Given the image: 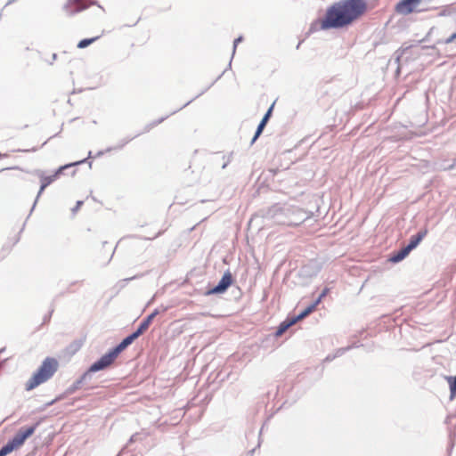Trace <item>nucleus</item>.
Listing matches in <instances>:
<instances>
[{"label":"nucleus","instance_id":"f257e3e1","mask_svg":"<svg viewBox=\"0 0 456 456\" xmlns=\"http://www.w3.org/2000/svg\"><path fill=\"white\" fill-rule=\"evenodd\" d=\"M366 10L364 0H339L331 4L318 20L319 29L341 28L358 19Z\"/></svg>","mask_w":456,"mask_h":456},{"label":"nucleus","instance_id":"f03ea898","mask_svg":"<svg viewBox=\"0 0 456 456\" xmlns=\"http://www.w3.org/2000/svg\"><path fill=\"white\" fill-rule=\"evenodd\" d=\"M58 362L53 358H46L38 370L27 382V390H32L40 384L47 381L57 370Z\"/></svg>","mask_w":456,"mask_h":456},{"label":"nucleus","instance_id":"7ed1b4c3","mask_svg":"<svg viewBox=\"0 0 456 456\" xmlns=\"http://www.w3.org/2000/svg\"><path fill=\"white\" fill-rule=\"evenodd\" d=\"M37 427V424L19 429L12 439L8 441V443L0 449V456H6L23 445L25 441L35 433Z\"/></svg>","mask_w":456,"mask_h":456},{"label":"nucleus","instance_id":"20e7f679","mask_svg":"<svg viewBox=\"0 0 456 456\" xmlns=\"http://www.w3.org/2000/svg\"><path fill=\"white\" fill-rule=\"evenodd\" d=\"M86 159H82V160H79V161H77L75 163H72V164H69V165H66L64 167H61L57 172L53 175H50V176H44L43 174L41 172H37L38 175L40 176L41 178V182H42V184L40 186V189H39V191L37 193V199L35 200V203L33 205V208L32 209L35 208V205L39 198V196L41 195V193L45 191V189L50 184L52 183L55 179L56 177L59 175V174L61 173V171L69 167H71V166H76V165H79V164H82L84 162H86Z\"/></svg>","mask_w":456,"mask_h":456},{"label":"nucleus","instance_id":"39448f33","mask_svg":"<svg viewBox=\"0 0 456 456\" xmlns=\"http://www.w3.org/2000/svg\"><path fill=\"white\" fill-rule=\"evenodd\" d=\"M118 354L112 349L108 354L102 355L98 361L94 362L89 368L88 372H96L110 366L118 357Z\"/></svg>","mask_w":456,"mask_h":456},{"label":"nucleus","instance_id":"423d86ee","mask_svg":"<svg viewBox=\"0 0 456 456\" xmlns=\"http://www.w3.org/2000/svg\"><path fill=\"white\" fill-rule=\"evenodd\" d=\"M118 354L112 349L108 354L102 355L98 361L94 362L89 368L88 372H96L110 366L118 357Z\"/></svg>","mask_w":456,"mask_h":456},{"label":"nucleus","instance_id":"0eeeda50","mask_svg":"<svg viewBox=\"0 0 456 456\" xmlns=\"http://www.w3.org/2000/svg\"><path fill=\"white\" fill-rule=\"evenodd\" d=\"M421 0H401L395 6L396 12L407 15L412 12L414 7L420 3Z\"/></svg>","mask_w":456,"mask_h":456},{"label":"nucleus","instance_id":"6e6552de","mask_svg":"<svg viewBox=\"0 0 456 456\" xmlns=\"http://www.w3.org/2000/svg\"><path fill=\"white\" fill-rule=\"evenodd\" d=\"M232 281V274L229 272L225 273L223 275L220 281L218 282V284L210 290V293H212V294L223 293L231 285Z\"/></svg>","mask_w":456,"mask_h":456},{"label":"nucleus","instance_id":"1a4fd4ad","mask_svg":"<svg viewBox=\"0 0 456 456\" xmlns=\"http://www.w3.org/2000/svg\"><path fill=\"white\" fill-rule=\"evenodd\" d=\"M86 7L87 5L84 4V0H69L64 5V10L67 13L73 14L85 10Z\"/></svg>","mask_w":456,"mask_h":456},{"label":"nucleus","instance_id":"9d476101","mask_svg":"<svg viewBox=\"0 0 456 456\" xmlns=\"http://www.w3.org/2000/svg\"><path fill=\"white\" fill-rule=\"evenodd\" d=\"M427 233V230H421L417 234L411 236L410 239V242L407 245L408 248L411 250L414 249L419 244V242L426 237Z\"/></svg>","mask_w":456,"mask_h":456},{"label":"nucleus","instance_id":"9b49d317","mask_svg":"<svg viewBox=\"0 0 456 456\" xmlns=\"http://www.w3.org/2000/svg\"><path fill=\"white\" fill-rule=\"evenodd\" d=\"M411 250L408 247H404L400 251L396 252L390 257V261L393 263H398L404 259Z\"/></svg>","mask_w":456,"mask_h":456},{"label":"nucleus","instance_id":"f8f14e48","mask_svg":"<svg viewBox=\"0 0 456 456\" xmlns=\"http://www.w3.org/2000/svg\"><path fill=\"white\" fill-rule=\"evenodd\" d=\"M296 322H297L294 317L281 322L276 331V336H281L290 326L294 325Z\"/></svg>","mask_w":456,"mask_h":456},{"label":"nucleus","instance_id":"ddd939ff","mask_svg":"<svg viewBox=\"0 0 456 456\" xmlns=\"http://www.w3.org/2000/svg\"><path fill=\"white\" fill-rule=\"evenodd\" d=\"M158 314H159V311L156 309L145 320H143L142 322V323L139 325L138 329L143 333L149 328L151 322H152V320Z\"/></svg>","mask_w":456,"mask_h":456},{"label":"nucleus","instance_id":"4468645a","mask_svg":"<svg viewBox=\"0 0 456 456\" xmlns=\"http://www.w3.org/2000/svg\"><path fill=\"white\" fill-rule=\"evenodd\" d=\"M133 341L131 338L127 336L126 338H124L121 343H119L113 350L115 353L119 354L125 348H126L129 345H131Z\"/></svg>","mask_w":456,"mask_h":456},{"label":"nucleus","instance_id":"2eb2a0df","mask_svg":"<svg viewBox=\"0 0 456 456\" xmlns=\"http://www.w3.org/2000/svg\"><path fill=\"white\" fill-rule=\"evenodd\" d=\"M318 304L314 302L311 305H309L306 309H305L301 314H299L297 316L294 317L296 322H298L299 320H302L305 316H307L309 314H311L316 307Z\"/></svg>","mask_w":456,"mask_h":456},{"label":"nucleus","instance_id":"dca6fc26","mask_svg":"<svg viewBox=\"0 0 456 456\" xmlns=\"http://www.w3.org/2000/svg\"><path fill=\"white\" fill-rule=\"evenodd\" d=\"M88 372L85 373L82 377H80L77 380H76L73 385L69 388V393L75 392L77 389H78L82 384L84 383V380L87 377Z\"/></svg>","mask_w":456,"mask_h":456},{"label":"nucleus","instance_id":"f3484780","mask_svg":"<svg viewBox=\"0 0 456 456\" xmlns=\"http://www.w3.org/2000/svg\"><path fill=\"white\" fill-rule=\"evenodd\" d=\"M448 381L450 384L451 397L452 398L456 395V376L449 377Z\"/></svg>","mask_w":456,"mask_h":456},{"label":"nucleus","instance_id":"a211bd4d","mask_svg":"<svg viewBox=\"0 0 456 456\" xmlns=\"http://www.w3.org/2000/svg\"><path fill=\"white\" fill-rule=\"evenodd\" d=\"M98 37H93V38H86V39H83L81 40L78 45H77V47L82 49V48H86L89 45H91L92 43H94Z\"/></svg>","mask_w":456,"mask_h":456},{"label":"nucleus","instance_id":"6ab92c4d","mask_svg":"<svg viewBox=\"0 0 456 456\" xmlns=\"http://www.w3.org/2000/svg\"><path fill=\"white\" fill-rule=\"evenodd\" d=\"M264 127L265 126H263L262 125H260V124L258 125L257 129L256 131V134H255V135H254V137H253V139L251 141V143L255 142V141L257 139V137L261 134Z\"/></svg>","mask_w":456,"mask_h":456},{"label":"nucleus","instance_id":"aec40b11","mask_svg":"<svg viewBox=\"0 0 456 456\" xmlns=\"http://www.w3.org/2000/svg\"><path fill=\"white\" fill-rule=\"evenodd\" d=\"M142 334V332L137 329L134 332H133L131 335H129L128 337L131 338V340L134 342L137 338H139L141 335Z\"/></svg>","mask_w":456,"mask_h":456},{"label":"nucleus","instance_id":"412c9836","mask_svg":"<svg viewBox=\"0 0 456 456\" xmlns=\"http://www.w3.org/2000/svg\"><path fill=\"white\" fill-rule=\"evenodd\" d=\"M452 12H456V9L453 8V7H448L447 9H444L442 12H441V15H450Z\"/></svg>","mask_w":456,"mask_h":456},{"label":"nucleus","instance_id":"4be33fe9","mask_svg":"<svg viewBox=\"0 0 456 456\" xmlns=\"http://www.w3.org/2000/svg\"><path fill=\"white\" fill-rule=\"evenodd\" d=\"M328 292H329V289H327V288L324 289L322 290V292L320 294L319 297L315 300V302L317 304H319L322 301V297H324L327 295Z\"/></svg>","mask_w":456,"mask_h":456},{"label":"nucleus","instance_id":"5701e85b","mask_svg":"<svg viewBox=\"0 0 456 456\" xmlns=\"http://www.w3.org/2000/svg\"><path fill=\"white\" fill-rule=\"evenodd\" d=\"M455 39H456V32H455V33H453V34H452L451 37H449L448 38H446V39L444 40V43H445L446 45H448V44H451L452 42H453Z\"/></svg>","mask_w":456,"mask_h":456},{"label":"nucleus","instance_id":"b1692460","mask_svg":"<svg viewBox=\"0 0 456 456\" xmlns=\"http://www.w3.org/2000/svg\"><path fill=\"white\" fill-rule=\"evenodd\" d=\"M242 41V37H239L238 38H236L233 42V50H232V55L235 53V50H236V47H237V45Z\"/></svg>","mask_w":456,"mask_h":456},{"label":"nucleus","instance_id":"393cba45","mask_svg":"<svg viewBox=\"0 0 456 456\" xmlns=\"http://www.w3.org/2000/svg\"><path fill=\"white\" fill-rule=\"evenodd\" d=\"M82 204H83V201L78 200V201L77 202V204H76V207L72 208V212H73V213H76V212L80 208V207L82 206Z\"/></svg>","mask_w":456,"mask_h":456},{"label":"nucleus","instance_id":"a878e982","mask_svg":"<svg viewBox=\"0 0 456 456\" xmlns=\"http://www.w3.org/2000/svg\"><path fill=\"white\" fill-rule=\"evenodd\" d=\"M272 109H273V107H271V108L268 110V111L265 113V115L264 116V118H265V120H268V118H269V117H270V114H271V112H272Z\"/></svg>","mask_w":456,"mask_h":456},{"label":"nucleus","instance_id":"bb28decb","mask_svg":"<svg viewBox=\"0 0 456 456\" xmlns=\"http://www.w3.org/2000/svg\"><path fill=\"white\" fill-rule=\"evenodd\" d=\"M266 122H267V120H265V118H263V119L261 120V122H260V125H262L263 126H265V124H266Z\"/></svg>","mask_w":456,"mask_h":456},{"label":"nucleus","instance_id":"cd10ccee","mask_svg":"<svg viewBox=\"0 0 456 456\" xmlns=\"http://www.w3.org/2000/svg\"><path fill=\"white\" fill-rule=\"evenodd\" d=\"M266 122H267V120H265V118H263V119L261 120V122H260V125H262L263 126H265V124H266Z\"/></svg>","mask_w":456,"mask_h":456},{"label":"nucleus","instance_id":"c85d7f7f","mask_svg":"<svg viewBox=\"0 0 456 456\" xmlns=\"http://www.w3.org/2000/svg\"><path fill=\"white\" fill-rule=\"evenodd\" d=\"M102 153H103L102 151H99V152L96 154V156H97V157L102 156Z\"/></svg>","mask_w":456,"mask_h":456},{"label":"nucleus","instance_id":"c756f323","mask_svg":"<svg viewBox=\"0 0 456 456\" xmlns=\"http://www.w3.org/2000/svg\"><path fill=\"white\" fill-rule=\"evenodd\" d=\"M131 442L134 441V436H133L130 439Z\"/></svg>","mask_w":456,"mask_h":456},{"label":"nucleus","instance_id":"7c9ffc66","mask_svg":"<svg viewBox=\"0 0 456 456\" xmlns=\"http://www.w3.org/2000/svg\"><path fill=\"white\" fill-rule=\"evenodd\" d=\"M453 166H456V159L454 160V163L452 166H451V167H452Z\"/></svg>","mask_w":456,"mask_h":456},{"label":"nucleus","instance_id":"2f4dec72","mask_svg":"<svg viewBox=\"0 0 456 456\" xmlns=\"http://www.w3.org/2000/svg\"><path fill=\"white\" fill-rule=\"evenodd\" d=\"M91 155H92V151H89L88 152V157H91Z\"/></svg>","mask_w":456,"mask_h":456},{"label":"nucleus","instance_id":"473e14b6","mask_svg":"<svg viewBox=\"0 0 456 456\" xmlns=\"http://www.w3.org/2000/svg\"><path fill=\"white\" fill-rule=\"evenodd\" d=\"M3 352H4V349H1L0 350V355L2 354Z\"/></svg>","mask_w":456,"mask_h":456}]
</instances>
